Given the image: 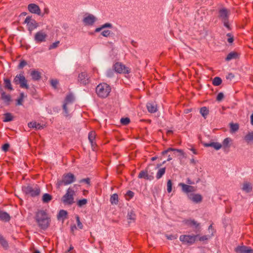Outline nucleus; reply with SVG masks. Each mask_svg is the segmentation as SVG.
Listing matches in <instances>:
<instances>
[{"label": "nucleus", "instance_id": "3", "mask_svg": "<svg viewBox=\"0 0 253 253\" xmlns=\"http://www.w3.org/2000/svg\"><path fill=\"white\" fill-rule=\"evenodd\" d=\"M22 191L32 197L38 196L41 192L40 187L37 185H28L22 187Z\"/></svg>", "mask_w": 253, "mask_h": 253}, {"label": "nucleus", "instance_id": "49", "mask_svg": "<svg viewBox=\"0 0 253 253\" xmlns=\"http://www.w3.org/2000/svg\"><path fill=\"white\" fill-rule=\"evenodd\" d=\"M231 138L227 137L224 139L223 141V145L225 147H227L228 146L229 143L231 142Z\"/></svg>", "mask_w": 253, "mask_h": 253}, {"label": "nucleus", "instance_id": "48", "mask_svg": "<svg viewBox=\"0 0 253 253\" xmlns=\"http://www.w3.org/2000/svg\"><path fill=\"white\" fill-rule=\"evenodd\" d=\"M110 34L111 31L108 30H104L101 32V35L105 37H108L110 36Z\"/></svg>", "mask_w": 253, "mask_h": 253}, {"label": "nucleus", "instance_id": "33", "mask_svg": "<svg viewBox=\"0 0 253 253\" xmlns=\"http://www.w3.org/2000/svg\"><path fill=\"white\" fill-rule=\"evenodd\" d=\"M165 172H166V168H163L160 169L158 170V171L156 174V178L157 179H160L164 175Z\"/></svg>", "mask_w": 253, "mask_h": 253}, {"label": "nucleus", "instance_id": "21", "mask_svg": "<svg viewBox=\"0 0 253 253\" xmlns=\"http://www.w3.org/2000/svg\"><path fill=\"white\" fill-rule=\"evenodd\" d=\"M252 184L248 181H245L243 184L242 190L246 193H250L252 191Z\"/></svg>", "mask_w": 253, "mask_h": 253}, {"label": "nucleus", "instance_id": "54", "mask_svg": "<svg viewBox=\"0 0 253 253\" xmlns=\"http://www.w3.org/2000/svg\"><path fill=\"white\" fill-rule=\"evenodd\" d=\"M9 148V145L8 143L4 144L2 147V150L6 152Z\"/></svg>", "mask_w": 253, "mask_h": 253}, {"label": "nucleus", "instance_id": "41", "mask_svg": "<svg viewBox=\"0 0 253 253\" xmlns=\"http://www.w3.org/2000/svg\"><path fill=\"white\" fill-rule=\"evenodd\" d=\"M239 129V125L237 124H230V130L232 132H234Z\"/></svg>", "mask_w": 253, "mask_h": 253}, {"label": "nucleus", "instance_id": "25", "mask_svg": "<svg viewBox=\"0 0 253 253\" xmlns=\"http://www.w3.org/2000/svg\"><path fill=\"white\" fill-rule=\"evenodd\" d=\"M31 76L33 80L38 81L41 78V74L38 71L33 70L31 72Z\"/></svg>", "mask_w": 253, "mask_h": 253}, {"label": "nucleus", "instance_id": "6", "mask_svg": "<svg viewBox=\"0 0 253 253\" xmlns=\"http://www.w3.org/2000/svg\"><path fill=\"white\" fill-rule=\"evenodd\" d=\"M13 83L16 84H19L21 88H29L27 80L22 74L17 75L13 80Z\"/></svg>", "mask_w": 253, "mask_h": 253}, {"label": "nucleus", "instance_id": "39", "mask_svg": "<svg viewBox=\"0 0 253 253\" xmlns=\"http://www.w3.org/2000/svg\"><path fill=\"white\" fill-rule=\"evenodd\" d=\"M200 113L203 117H204L205 118H206V116L209 114V110L206 107H203L201 108L200 110Z\"/></svg>", "mask_w": 253, "mask_h": 253}, {"label": "nucleus", "instance_id": "42", "mask_svg": "<svg viewBox=\"0 0 253 253\" xmlns=\"http://www.w3.org/2000/svg\"><path fill=\"white\" fill-rule=\"evenodd\" d=\"M58 84V81L56 79H52L50 80V84L51 86L55 89L57 88Z\"/></svg>", "mask_w": 253, "mask_h": 253}, {"label": "nucleus", "instance_id": "57", "mask_svg": "<svg viewBox=\"0 0 253 253\" xmlns=\"http://www.w3.org/2000/svg\"><path fill=\"white\" fill-rule=\"evenodd\" d=\"M234 78V75L231 73H228V75L226 76V79L227 80H231Z\"/></svg>", "mask_w": 253, "mask_h": 253}, {"label": "nucleus", "instance_id": "16", "mask_svg": "<svg viewBox=\"0 0 253 253\" xmlns=\"http://www.w3.org/2000/svg\"><path fill=\"white\" fill-rule=\"evenodd\" d=\"M179 186L182 188V191L186 193L195 192L196 191V188L194 186L188 185L183 183H180Z\"/></svg>", "mask_w": 253, "mask_h": 253}, {"label": "nucleus", "instance_id": "50", "mask_svg": "<svg viewBox=\"0 0 253 253\" xmlns=\"http://www.w3.org/2000/svg\"><path fill=\"white\" fill-rule=\"evenodd\" d=\"M166 237L168 240H173L177 238V235H166Z\"/></svg>", "mask_w": 253, "mask_h": 253}, {"label": "nucleus", "instance_id": "55", "mask_svg": "<svg viewBox=\"0 0 253 253\" xmlns=\"http://www.w3.org/2000/svg\"><path fill=\"white\" fill-rule=\"evenodd\" d=\"M210 238V236L207 235L203 236L202 237H200L199 239V241H204L206 240H207Z\"/></svg>", "mask_w": 253, "mask_h": 253}, {"label": "nucleus", "instance_id": "45", "mask_svg": "<svg viewBox=\"0 0 253 253\" xmlns=\"http://www.w3.org/2000/svg\"><path fill=\"white\" fill-rule=\"evenodd\" d=\"M172 182L171 180H169L167 182V191L168 193H170L172 191Z\"/></svg>", "mask_w": 253, "mask_h": 253}, {"label": "nucleus", "instance_id": "38", "mask_svg": "<svg viewBox=\"0 0 253 253\" xmlns=\"http://www.w3.org/2000/svg\"><path fill=\"white\" fill-rule=\"evenodd\" d=\"M222 83V80L220 78L216 77L212 81V84L215 86L219 85Z\"/></svg>", "mask_w": 253, "mask_h": 253}, {"label": "nucleus", "instance_id": "1", "mask_svg": "<svg viewBox=\"0 0 253 253\" xmlns=\"http://www.w3.org/2000/svg\"><path fill=\"white\" fill-rule=\"evenodd\" d=\"M35 219L39 226L42 229H46L49 225L50 218L44 211H39L36 213Z\"/></svg>", "mask_w": 253, "mask_h": 253}, {"label": "nucleus", "instance_id": "40", "mask_svg": "<svg viewBox=\"0 0 253 253\" xmlns=\"http://www.w3.org/2000/svg\"><path fill=\"white\" fill-rule=\"evenodd\" d=\"M135 216H136L135 214L133 211H131L128 212L127 219L128 220H130L133 221H134V220H135Z\"/></svg>", "mask_w": 253, "mask_h": 253}, {"label": "nucleus", "instance_id": "24", "mask_svg": "<svg viewBox=\"0 0 253 253\" xmlns=\"http://www.w3.org/2000/svg\"><path fill=\"white\" fill-rule=\"evenodd\" d=\"M10 219V215L6 212L0 211V219L4 221L7 222Z\"/></svg>", "mask_w": 253, "mask_h": 253}, {"label": "nucleus", "instance_id": "62", "mask_svg": "<svg viewBox=\"0 0 253 253\" xmlns=\"http://www.w3.org/2000/svg\"><path fill=\"white\" fill-rule=\"evenodd\" d=\"M102 29H103V28H102V26H101L100 27L97 28L95 30V32H100V31H101Z\"/></svg>", "mask_w": 253, "mask_h": 253}, {"label": "nucleus", "instance_id": "15", "mask_svg": "<svg viewBox=\"0 0 253 253\" xmlns=\"http://www.w3.org/2000/svg\"><path fill=\"white\" fill-rule=\"evenodd\" d=\"M237 253H253V250L245 246H238L235 249Z\"/></svg>", "mask_w": 253, "mask_h": 253}, {"label": "nucleus", "instance_id": "37", "mask_svg": "<svg viewBox=\"0 0 253 253\" xmlns=\"http://www.w3.org/2000/svg\"><path fill=\"white\" fill-rule=\"evenodd\" d=\"M4 116L3 120L4 122H8L13 120V117L10 113H6L4 115Z\"/></svg>", "mask_w": 253, "mask_h": 253}, {"label": "nucleus", "instance_id": "64", "mask_svg": "<svg viewBox=\"0 0 253 253\" xmlns=\"http://www.w3.org/2000/svg\"><path fill=\"white\" fill-rule=\"evenodd\" d=\"M251 124L253 125V113L251 116Z\"/></svg>", "mask_w": 253, "mask_h": 253}, {"label": "nucleus", "instance_id": "53", "mask_svg": "<svg viewBox=\"0 0 253 253\" xmlns=\"http://www.w3.org/2000/svg\"><path fill=\"white\" fill-rule=\"evenodd\" d=\"M223 97H224L223 93L222 92H220L218 94V95L217 96L216 100L218 101H220L223 98Z\"/></svg>", "mask_w": 253, "mask_h": 253}, {"label": "nucleus", "instance_id": "59", "mask_svg": "<svg viewBox=\"0 0 253 253\" xmlns=\"http://www.w3.org/2000/svg\"><path fill=\"white\" fill-rule=\"evenodd\" d=\"M23 99L22 97H20L17 100V105H21L22 104Z\"/></svg>", "mask_w": 253, "mask_h": 253}, {"label": "nucleus", "instance_id": "5", "mask_svg": "<svg viewBox=\"0 0 253 253\" xmlns=\"http://www.w3.org/2000/svg\"><path fill=\"white\" fill-rule=\"evenodd\" d=\"M75 191L71 188H69L66 194L62 197L61 201L65 205H71L74 203V195Z\"/></svg>", "mask_w": 253, "mask_h": 253}, {"label": "nucleus", "instance_id": "14", "mask_svg": "<svg viewBox=\"0 0 253 253\" xmlns=\"http://www.w3.org/2000/svg\"><path fill=\"white\" fill-rule=\"evenodd\" d=\"M230 11L225 8H222L219 10V18L223 21L228 19Z\"/></svg>", "mask_w": 253, "mask_h": 253}, {"label": "nucleus", "instance_id": "19", "mask_svg": "<svg viewBox=\"0 0 253 253\" xmlns=\"http://www.w3.org/2000/svg\"><path fill=\"white\" fill-rule=\"evenodd\" d=\"M189 198L193 202L198 203L202 201V197L199 194H193L188 196Z\"/></svg>", "mask_w": 253, "mask_h": 253}, {"label": "nucleus", "instance_id": "10", "mask_svg": "<svg viewBox=\"0 0 253 253\" xmlns=\"http://www.w3.org/2000/svg\"><path fill=\"white\" fill-rule=\"evenodd\" d=\"M24 23L27 24L28 30L30 31H33L38 26V23L30 16H27L26 18Z\"/></svg>", "mask_w": 253, "mask_h": 253}, {"label": "nucleus", "instance_id": "13", "mask_svg": "<svg viewBox=\"0 0 253 253\" xmlns=\"http://www.w3.org/2000/svg\"><path fill=\"white\" fill-rule=\"evenodd\" d=\"M95 21V17L90 14H86L83 19V22L85 25H92Z\"/></svg>", "mask_w": 253, "mask_h": 253}, {"label": "nucleus", "instance_id": "58", "mask_svg": "<svg viewBox=\"0 0 253 253\" xmlns=\"http://www.w3.org/2000/svg\"><path fill=\"white\" fill-rule=\"evenodd\" d=\"M134 195V193L133 192L131 191H128L127 192L126 194V196L129 197L130 198H132Z\"/></svg>", "mask_w": 253, "mask_h": 253}, {"label": "nucleus", "instance_id": "20", "mask_svg": "<svg viewBox=\"0 0 253 253\" xmlns=\"http://www.w3.org/2000/svg\"><path fill=\"white\" fill-rule=\"evenodd\" d=\"M147 109L149 112L154 113L157 112V104L154 102H149L147 104Z\"/></svg>", "mask_w": 253, "mask_h": 253}, {"label": "nucleus", "instance_id": "46", "mask_svg": "<svg viewBox=\"0 0 253 253\" xmlns=\"http://www.w3.org/2000/svg\"><path fill=\"white\" fill-rule=\"evenodd\" d=\"M76 218L77 225H78V228L80 229H82L83 228V225L80 221V219L79 215H77L76 216Z\"/></svg>", "mask_w": 253, "mask_h": 253}, {"label": "nucleus", "instance_id": "9", "mask_svg": "<svg viewBox=\"0 0 253 253\" xmlns=\"http://www.w3.org/2000/svg\"><path fill=\"white\" fill-rule=\"evenodd\" d=\"M74 96L71 94H68L66 97L64 103L63 105L64 115L66 117H68L69 116V112L67 108V105L70 103H71L74 101Z\"/></svg>", "mask_w": 253, "mask_h": 253}, {"label": "nucleus", "instance_id": "36", "mask_svg": "<svg viewBox=\"0 0 253 253\" xmlns=\"http://www.w3.org/2000/svg\"><path fill=\"white\" fill-rule=\"evenodd\" d=\"M176 151L177 152H179L182 155H184V152H183V151L181 149H174V148H169V149H168L167 150H165L164 151H163L162 152V154L163 155H165L169 151Z\"/></svg>", "mask_w": 253, "mask_h": 253}, {"label": "nucleus", "instance_id": "18", "mask_svg": "<svg viewBox=\"0 0 253 253\" xmlns=\"http://www.w3.org/2000/svg\"><path fill=\"white\" fill-rule=\"evenodd\" d=\"M28 9L31 12L33 13L40 14L41 13V10L39 7L35 4H30L28 5Z\"/></svg>", "mask_w": 253, "mask_h": 253}, {"label": "nucleus", "instance_id": "31", "mask_svg": "<svg viewBox=\"0 0 253 253\" xmlns=\"http://www.w3.org/2000/svg\"><path fill=\"white\" fill-rule=\"evenodd\" d=\"M238 53L236 52H231L229 53L226 58V61H230L233 59H236L238 57Z\"/></svg>", "mask_w": 253, "mask_h": 253}, {"label": "nucleus", "instance_id": "17", "mask_svg": "<svg viewBox=\"0 0 253 253\" xmlns=\"http://www.w3.org/2000/svg\"><path fill=\"white\" fill-rule=\"evenodd\" d=\"M139 178H144L147 180H151L154 179L152 175H149L147 170H142L140 172L138 176Z\"/></svg>", "mask_w": 253, "mask_h": 253}, {"label": "nucleus", "instance_id": "29", "mask_svg": "<svg viewBox=\"0 0 253 253\" xmlns=\"http://www.w3.org/2000/svg\"><path fill=\"white\" fill-rule=\"evenodd\" d=\"M0 245L5 250H7L9 248L8 243L7 241L0 234Z\"/></svg>", "mask_w": 253, "mask_h": 253}, {"label": "nucleus", "instance_id": "32", "mask_svg": "<svg viewBox=\"0 0 253 253\" xmlns=\"http://www.w3.org/2000/svg\"><path fill=\"white\" fill-rule=\"evenodd\" d=\"M185 224L188 226H195L196 228H197L200 225L196 221L191 219L186 220Z\"/></svg>", "mask_w": 253, "mask_h": 253}, {"label": "nucleus", "instance_id": "60", "mask_svg": "<svg viewBox=\"0 0 253 253\" xmlns=\"http://www.w3.org/2000/svg\"><path fill=\"white\" fill-rule=\"evenodd\" d=\"M222 22L223 23L225 27H226L227 28H229V24L228 23V19L227 20H224Z\"/></svg>", "mask_w": 253, "mask_h": 253}, {"label": "nucleus", "instance_id": "23", "mask_svg": "<svg viewBox=\"0 0 253 253\" xmlns=\"http://www.w3.org/2000/svg\"><path fill=\"white\" fill-rule=\"evenodd\" d=\"M204 145L205 147H213L216 150L220 149L222 147L221 144L218 142H211V143H205Z\"/></svg>", "mask_w": 253, "mask_h": 253}, {"label": "nucleus", "instance_id": "35", "mask_svg": "<svg viewBox=\"0 0 253 253\" xmlns=\"http://www.w3.org/2000/svg\"><path fill=\"white\" fill-rule=\"evenodd\" d=\"M110 201L112 204H117L118 203V195L117 194H113L111 196Z\"/></svg>", "mask_w": 253, "mask_h": 253}, {"label": "nucleus", "instance_id": "44", "mask_svg": "<svg viewBox=\"0 0 253 253\" xmlns=\"http://www.w3.org/2000/svg\"><path fill=\"white\" fill-rule=\"evenodd\" d=\"M67 214V212L66 211L60 210L58 213V218L63 217V218H66Z\"/></svg>", "mask_w": 253, "mask_h": 253}, {"label": "nucleus", "instance_id": "12", "mask_svg": "<svg viewBox=\"0 0 253 253\" xmlns=\"http://www.w3.org/2000/svg\"><path fill=\"white\" fill-rule=\"evenodd\" d=\"M90 77L86 72H83L80 73L78 76V81L81 84L86 85L90 82Z\"/></svg>", "mask_w": 253, "mask_h": 253}, {"label": "nucleus", "instance_id": "2", "mask_svg": "<svg viewBox=\"0 0 253 253\" xmlns=\"http://www.w3.org/2000/svg\"><path fill=\"white\" fill-rule=\"evenodd\" d=\"M111 87L106 83H101L96 87V92L100 98H106L110 93Z\"/></svg>", "mask_w": 253, "mask_h": 253}, {"label": "nucleus", "instance_id": "61", "mask_svg": "<svg viewBox=\"0 0 253 253\" xmlns=\"http://www.w3.org/2000/svg\"><path fill=\"white\" fill-rule=\"evenodd\" d=\"M81 182H84L87 184H89L90 183V179L88 178L83 179L80 181Z\"/></svg>", "mask_w": 253, "mask_h": 253}, {"label": "nucleus", "instance_id": "30", "mask_svg": "<svg viewBox=\"0 0 253 253\" xmlns=\"http://www.w3.org/2000/svg\"><path fill=\"white\" fill-rule=\"evenodd\" d=\"M4 87L10 90H13V87L11 84L10 80L8 79H4L3 80Z\"/></svg>", "mask_w": 253, "mask_h": 253}, {"label": "nucleus", "instance_id": "7", "mask_svg": "<svg viewBox=\"0 0 253 253\" xmlns=\"http://www.w3.org/2000/svg\"><path fill=\"white\" fill-rule=\"evenodd\" d=\"M115 71L120 74H128L130 70L128 67L121 62H117L113 66Z\"/></svg>", "mask_w": 253, "mask_h": 253}, {"label": "nucleus", "instance_id": "47", "mask_svg": "<svg viewBox=\"0 0 253 253\" xmlns=\"http://www.w3.org/2000/svg\"><path fill=\"white\" fill-rule=\"evenodd\" d=\"M130 122V120L128 118H122L121 119V123L124 125H126Z\"/></svg>", "mask_w": 253, "mask_h": 253}, {"label": "nucleus", "instance_id": "63", "mask_svg": "<svg viewBox=\"0 0 253 253\" xmlns=\"http://www.w3.org/2000/svg\"><path fill=\"white\" fill-rule=\"evenodd\" d=\"M227 41L229 43H232L233 42V38L232 37H230L228 39Z\"/></svg>", "mask_w": 253, "mask_h": 253}, {"label": "nucleus", "instance_id": "8", "mask_svg": "<svg viewBox=\"0 0 253 253\" xmlns=\"http://www.w3.org/2000/svg\"><path fill=\"white\" fill-rule=\"evenodd\" d=\"M198 235H181L179 237V240L183 243H186L189 245H192L195 243Z\"/></svg>", "mask_w": 253, "mask_h": 253}, {"label": "nucleus", "instance_id": "11", "mask_svg": "<svg viewBox=\"0 0 253 253\" xmlns=\"http://www.w3.org/2000/svg\"><path fill=\"white\" fill-rule=\"evenodd\" d=\"M47 37V34L42 31L37 32L35 35L34 40L37 43L45 42Z\"/></svg>", "mask_w": 253, "mask_h": 253}, {"label": "nucleus", "instance_id": "34", "mask_svg": "<svg viewBox=\"0 0 253 253\" xmlns=\"http://www.w3.org/2000/svg\"><path fill=\"white\" fill-rule=\"evenodd\" d=\"M52 199V196L47 193L44 194L42 197V200L43 203H47Z\"/></svg>", "mask_w": 253, "mask_h": 253}, {"label": "nucleus", "instance_id": "51", "mask_svg": "<svg viewBox=\"0 0 253 253\" xmlns=\"http://www.w3.org/2000/svg\"><path fill=\"white\" fill-rule=\"evenodd\" d=\"M59 43V41H57V42L53 43L49 46V49H52L56 48L58 46Z\"/></svg>", "mask_w": 253, "mask_h": 253}, {"label": "nucleus", "instance_id": "4", "mask_svg": "<svg viewBox=\"0 0 253 253\" xmlns=\"http://www.w3.org/2000/svg\"><path fill=\"white\" fill-rule=\"evenodd\" d=\"M76 180L74 175L71 173L63 174L61 180H58L57 185L58 187L62 185H69L74 182Z\"/></svg>", "mask_w": 253, "mask_h": 253}, {"label": "nucleus", "instance_id": "22", "mask_svg": "<svg viewBox=\"0 0 253 253\" xmlns=\"http://www.w3.org/2000/svg\"><path fill=\"white\" fill-rule=\"evenodd\" d=\"M95 137L96 134L94 131H91L89 133L88 136V139L90 143H91L92 147L93 148H94L96 145V143L94 141L95 139Z\"/></svg>", "mask_w": 253, "mask_h": 253}, {"label": "nucleus", "instance_id": "43", "mask_svg": "<svg viewBox=\"0 0 253 253\" xmlns=\"http://www.w3.org/2000/svg\"><path fill=\"white\" fill-rule=\"evenodd\" d=\"M87 200L85 199H83L82 200H80L77 202V205L79 207H82L84 205H85L87 204Z\"/></svg>", "mask_w": 253, "mask_h": 253}, {"label": "nucleus", "instance_id": "26", "mask_svg": "<svg viewBox=\"0 0 253 253\" xmlns=\"http://www.w3.org/2000/svg\"><path fill=\"white\" fill-rule=\"evenodd\" d=\"M28 125L30 128H33L36 129H41L43 128V126L40 124L37 123L35 121L30 122Z\"/></svg>", "mask_w": 253, "mask_h": 253}, {"label": "nucleus", "instance_id": "27", "mask_svg": "<svg viewBox=\"0 0 253 253\" xmlns=\"http://www.w3.org/2000/svg\"><path fill=\"white\" fill-rule=\"evenodd\" d=\"M1 98L5 102L9 104L11 101V96L9 94H6L5 92L2 91L1 93Z\"/></svg>", "mask_w": 253, "mask_h": 253}, {"label": "nucleus", "instance_id": "28", "mask_svg": "<svg viewBox=\"0 0 253 253\" xmlns=\"http://www.w3.org/2000/svg\"><path fill=\"white\" fill-rule=\"evenodd\" d=\"M244 140L247 144L253 141V131L248 133L244 137Z\"/></svg>", "mask_w": 253, "mask_h": 253}, {"label": "nucleus", "instance_id": "52", "mask_svg": "<svg viewBox=\"0 0 253 253\" xmlns=\"http://www.w3.org/2000/svg\"><path fill=\"white\" fill-rule=\"evenodd\" d=\"M27 62L25 60H22L20 62L18 65V68L19 69H22L25 66L27 65Z\"/></svg>", "mask_w": 253, "mask_h": 253}, {"label": "nucleus", "instance_id": "56", "mask_svg": "<svg viewBox=\"0 0 253 253\" xmlns=\"http://www.w3.org/2000/svg\"><path fill=\"white\" fill-rule=\"evenodd\" d=\"M106 28H112V25L110 23H107L102 25V28L104 29Z\"/></svg>", "mask_w": 253, "mask_h": 253}]
</instances>
